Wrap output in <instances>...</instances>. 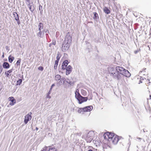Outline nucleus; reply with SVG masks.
I'll list each match as a JSON object with an SVG mask.
<instances>
[{"label":"nucleus","mask_w":151,"mask_h":151,"mask_svg":"<svg viewBox=\"0 0 151 151\" xmlns=\"http://www.w3.org/2000/svg\"><path fill=\"white\" fill-rule=\"evenodd\" d=\"M2 70V68L1 67V66H0V73H1Z\"/></svg>","instance_id":"58836bf2"},{"label":"nucleus","mask_w":151,"mask_h":151,"mask_svg":"<svg viewBox=\"0 0 151 151\" xmlns=\"http://www.w3.org/2000/svg\"><path fill=\"white\" fill-rule=\"evenodd\" d=\"M72 68L70 65H68L66 67L65 70H66V74L67 75H69L72 71Z\"/></svg>","instance_id":"9b49d317"},{"label":"nucleus","mask_w":151,"mask_h":151,"mask_svg":"<svg viewBox=\"0 0 151 151\" xmlns=\"http://www.w3.org/2000/svg\"><path fill=\"white\" fill-rule=\"evenodd\" d=\"M137 139H140V140L141 139V138H139V137H137Z\"/></svg>","instance_id":"09e8293b"},{"label":"nucleus","mask_w":151,"mask_h":151,"mask_svg":"<svg viewBox=\"0 0 151 151\" xmlns=\"http://www.w3.org/2000/svg\"><path fill=\"white\" fill-rule=\"evenodd\" d=\"M7 47H6V48H7Z\"/></svg>","instance_id":"bf43d9fd"},{"label":"nucleus","mask_w":151,"mask_h":151,"mask_svg":"<svg viewBox=\"0 0 151 151\" xmlns=\"http://www.w3.org/2000/svg\"><path fill=\"white\" fill-rule=\"evenodd\" d=\"M110 142H112L114 144H116L119 140L118 137L115 135Z\"/></svg>","instance_id":"9d476101"},{"label":"nucleus","mask_w":151,"mask_h":151,"mask_svg":"<svg viewBox=\"0 0 151 151\" xmlns=\"http://www.w3.org/2000/svg\"><path fill=\"white\" fill-rule=\"evenodd\" d=\"M28 7L29 8L30 11L33 12L35 10V8L33 5H31L30 3H29L28 4H27Z\"/></svg>","instance_id":"4468645a"},{"label":"nucleus","mask_w":151,"mask_h":151,"mask_svg":"<svg viewBox=\"0 0 151 151\" xmlns=\"http://www.w3.org/2000/svg\"><path fill=\"white\" fill-rule=\"evenodd\" d=\"M60 57V54L58 52L57 54V56L56 57L57 60L55 61L59 62Z\"/></svg>","instance_id":"b1692460"},{"label":"nucleus","mask_w":151,"mask_h":151,"mask_svg":"<svg viewBox=\"0 0 151 151\" xmlns=\"http://www.w3.org/2000/svg\"><path fill=\"white\" fill-rule=\"evenodd\" d=\"M41 151H46L45 150H41Z\"/></svg>","instance_id":"603ef678"},{"label":"nucleus","mask_w":151,"mask_h":151,"mask_svg":"<svg viewBox=\"0 0 151 151\" xmlns=\"http://www.w3.org/2000/svg\"><path fill=\"white\" fill-rule=\"evenodd\" d=\"M7 47H6V48H7Z\"/></svg>","instance_id":"13d9d810"},{"label":"nucleus","mask_w":151,"mask_h":151,"mask_svg":"<svg viewBox=\"0 0 151 151\" xmlns=\"http://www.w3.org/2000/svg\"><path fill=\"white\" fill-rule=\"evenodd\" d=\"M75 97L78 100V103L81 104L84 102L87 101L88 99V97H84L82 96L79 93V90L78 89L76 90L75 92Z\"/></svg>","instance_id":"7ed1b4c3"},{"label":"nucleus","mask_w":151,"mask_h":151,"mask_svg":"<svg viewBox=\"0 0 151 151\" xmlns=\"http://www.w3.org/2000/svg\"><path fill=\"white\" fill-rule=\"evenodd\" d=\"M5 75H6V76L7 77H8L9 76V74L8 73H7V71L5 72Z\"/></svg>","instance_id":"e433bc0d"},{"label":"nucleus","mask_w":151,"mask_h":151,"mask_svg":"<svg viewBox=\"0 0 151 151\" xmlns=\"http://www.w3.org/2000/svg\"><path fill=\"white\" fill-rule=\"evenodd\" d=\"M14 59V58L10 55L8 57V60L11 63L12 62Z\"/></svg>","instance_id":"aec40b11"},{"label":"nucleus","mask_w":151,"mask_h":151,"mask_svg":"<svg viewBox=\"0 0 151 151\" xmlns=\"http://www.w3.org/2000/svg\"><path fill=\"white\" fill-rule=\"evenodd\" d=\"M150 34H151V33H150Z\"/></svg>","instance_id":"052dcab7"},{"label":"nucleus","mask_w":151,"mask_h":151,"mask_svg":"<svg viewBox=\"0 0 151 151\" xmlns=\"http://www.w3.org/2000/svg\"><path fill=\"white\" fill-rule=\"evenodd\" d=\"M150 151H151V150H150Z\"/></svg>","instance_id":"e2e57ef3"},{"label":"nucleus","mask_w":151,"mask_h":151,"mask_svg":"<svg viewBox=\"0 0 151 151\" xmlns=\"http://www.w3.org/2000/svg\"><path fill=\"white\" fill-rule=\"evenodd\" d=\"M43 67L42 66H40L38 68V69L39 70H40L41 71H42L43 70Z\"/></svg>","instance_id":"473e14b6"},{"label":"nucleus","mask_w":151,"mask_h":151,"mask_svg":"<svg viewBox=\"0 0 151 151\" xmlns=\"http://www.w3.org/2000/svg\"><path fill=\"white\" fill-rule=\"evenodd\" d=\"M93 109V107L92 106H86L83 108H80L78 110V112L81 113L83 112H88L91 111Z\"/></svg>","instance_id":"423d86ee"},{"label":"nucleus","mask_w":151,"mask_h":151,"mask_svg":"<svg viewBox=\"0 0 151 151\" xmlns=\"http://www.w3.org/2000/svg\"><path fill=\"white\" fill-rule=\"evenodd\" d=\"M47 148V147L46 146H45V147H44V150H45L46 151V149Z\"/></svg>","instance_id":"79ce46f5"},{"label":"nucleus","mask_w":151,"mask_h":151,"mask_svg":"<svg viewBox=\"0 0 151 151\" xmlns=\"http://www.w3.org/2000/svg\"><path fill=\"white\" fill-rule=\"evenodd\" d=\"M42 29H41V28H38V30L39 31H41V30Z\"/></svg>","instance_id":"a18cd8bd"},{"label":"nucleus","mask_w":151,"mask_h":151,"mask_svg":"<svg viewBox=\"0 0 151 151\" xmlns=\"http://www.w3.org/2000/svg\"><path fill=\"white\" fill-rule=\"evenodd\" d=\"M148 47L149 48V49L150 50V47H149V46H148Z\"/></svg>","instance_id":"864d4df0"},{"label":"nucleus","mask_w":151,"mask_h":151,"mask_svg":"<svg viewBox=\"0 0 151 151\" xmlns=\"http://www.w3.org/2000/svg\"><path fill=\"white\" fill-rule=\"evenodd\" d=\"M65 78H61L60 80L59 81V84L61 85L62 84H64L65 83Z\"/></svg>","instance_id":"412c9836"},{"label":"nucleus","mask_w":151,"mask_h":151,"mask_svg":"<svg viewBox=\"0 0 151 151\" xmlns=\"http://www.w3.org/2000/svg\"><path fill=\"white\" fill-rule=\"evenodd\" d=\"M27 1L28 2V3L27 4H28L29 3H30L29 0H27Z\"/></svg>","instance_id":"c03bdc74"},{"label":"nucleus","mask_w":151,"mask_h":151,"mask_svg":"<svg viewBox=\"0 0 151 151\" xmlns=\"http://www.w3.org/2000/svg\"><path fill=\"white\" fill-rule=\"evenodd\" d=\"M65 81L66 82L69 84L68 86L69 87H70L71 86H73L74 84L73 82L72 81L69 80L68 79H67Z\"/></svg>","instance_id":"f3484780"},{"label":"nucleus","mask_w":151,"mask_h":151,"mask_svg":"<svg viewBox=\"0 0 151 151\" xmlns=\"http://www.w3.org/2000/svg\"><path fill=\"white\" fill-rule=\"evenodd\" d=\"M22 79H19L17 82V85H20L22 83Z\"/></svg>","instance_id":"393cba45"},{"label":"nucleus","mask_w":151,"mask_h":151,"mask_svg":"<svg viewBox=\"0 0 151 151\" xmlns=\"http://www.w3.org/2000/svg\"><path fill=\"white\" fill-rule=\"evenodd\" d=\"M52 45V44L51 43L49 45V46L51 47V46Z\"/></svg>","instance_id":"de8ad7c7"},{"label":"nucleus","mask_w":151,"mask_h":151,"mask_svg":"<svg viewBox=\"0 0 151 151\" xmlns=\"http://www.w3.org/2000/svg\"><path fill=\"white\" fill-rule=\"evenodd\" d=\"M137 147L138 148V146H137Z\"/></svg>","instance_id":"4d7b16f0"},{"label":"nucleus","mask_w":151,"mask_h":151,"mask_svg":"<svg viewBox=\"0 0 151 151\" xmlns=\"http://www.w3.org/2000/svg\"><path fill=\"white\" fill-rule=\"evenodd\" d=\"M69 47V44L63 42L62 47V51L63 52H65L68 49Z\"/></svg>","instance_id":"6e6552de"},{"label":"nucleus","mask_w":151,"mask_h":151,"mask_svg":"<svg viewBox=\"0 0 151 151\" xmlns=\"http://www.w3.org/2000/svg\"><path fill=\"white\" fill-rule=\"evenodd\" d=\"M108 70L110 76L113 78L119 80L121 79L120 75L118 73L116 70V69L112 66H109L108 68Z\"/></svg>","instance_id":"f257e3e1"},{"label":"nucleus","mask_w":151,"mask_h":151,"mask_svg":"<svg viewBox=\"0 0 151 151\" xmlns=\"http://www.w3.org/2000/svg\"><path fill=\"white\" fill-rule=\"evenodd\" d=\"M77 134L79 136H81V135L82 133L81 132H80L79 133H77Z\"/></svg>","instance_id":"ea45409f"},{"label":"nucleus","mask_w":151,"mask_h":151,"mask_svg":"<svg viewBox=\"0 0 151 151\" xmlns=\"http://www.w3.org/2000/svg\"><path fill=\"white\" fill-rule=\"evenodd\" d=\"M38 27V28L42 29L43 27V24L42 22H40L39 24Z\"/></svg>","instance_id":"cd10ccee"},{"label":"nucleus","mask_w":151,"mask_h":151,"mask_svg":"<svg viewBox=\"0 0 151 151\" xmlns=\"http://www.w3.org/2000/svg\"><path fill=\"white\" fill-rule=\"evenodd\" d=\"M115 135L114 133L109 132L104 133L103 136V137L105 140L104 142H105L106 141L110 142Z\"/></svg>","instance_id":"39448f33"},{"label":"nucleus","mask_w":151,"mask_h":151,"mask_svg":"<svg viewBox=\"0 0 151 151\" xmlns=\"http://www.w3.org/2000/svg\"><path fill=\"white\" fill-rule=\"evenodd\" d=\"M116 70L119 73L127 77H130L131 74L129 71L122 67L118 66L116 68Z\"/></svg>","instance_id":"f03ea898"},{"label":"nucleus","mask_w":151,"mask_h":151,"mask_svg":"<svg viewBox=\"0 0 151 151\" xmlns=\"http://www.w3.org/2000/svg\"><path fill=\"white\" fill-rule=\"evenodd\" d=\"M54 86H55V84H52L51 86V88L50 89H51H51H52V88Z\"/></svg>","instance_id":"37998d69"},{"label":"nucleus","mask_w":151,"mask_h":151,"mask_svg":"<svg viewBox=\"0 0 151 151\" xmlns=\"http://www.w3.org/2000/svg\"><path fill=\"white\" fill-rule=\"evenodd\" d=\"M137 151H138V150H137Z\"/></svg>","instance_id":"680f3d73"},{"label":"nucleus","mask_w":151,"mask_h":151,"mask_svg":"<svg viewBox=\"0 0 151 151\" xmlns=\"http://www.w3.org/2000/svg\"><path fill=\"white\" fill-rule=\"evenodd\" d=\"M13 15L15 18V20L17 21L18 24H19L20 23V21L19 19V15L16 12H14Z\"/></svg>","instance_id":"f8f14e48"},{"label":"nucleus","mask_w":151,"mask_h":151,"mask_svg":"<svg viewBox=\"0 0 151 151\" xmlns=\"http://www.w3.org/2000/svg\"><path fill=\"white\" fill-rule=\"evenodd\" d=\"M94 135L93 132L90 131L87 134H85L83 136L87 142H90L93 139Z\"/></svg>","instance_id":"20e7f679"},{"label":"nucleus","mask_w":151,"mask_h":151,"mask_svg":"<svg viewBox=\"0 0 151 151\" xmlns=\"http://www.w3.org/2000/svg\"><path fill=\"white\" fill-rule=\"evenodd\" d=\"M44 31L45 33H49V31L48 29H44V30L43 31V34H44Z\"/></svg>","instance_id":"72a5a7b5"},{"label":"nucleus","mask_w":151,"mask_h":151,"mask_svg":"<svg viewBox=\"0 0 151 151\" xmlns=\"http://www.w3.org/2000/svg\"><path fill=\"white\" fill-rule=\"evenodd\" d=\"M47 35H48V34H46V36H47Z\"/></svg>","instance_id":"6e6d98bb"},{"label":"nucleus","mask_w":151,"mask_h":151,"mask_svg":"<svg viewBox=\"0 0 151 151\" xmlns=\"http://www.w3.org/2000/svg\"><path fill=\"white\" fill-rule=\"evenodd\" d=\"M104 12L106 14H108L110 13V11L107 7H105L104 9Z\"/></svg>","instance_id":"6ab92c4d"},{"label":"nucleus","mask_w":151,"mask_h":151,"mask_svg":"<svg viewBox=\"0 0 151 151\" xmlns=\"http://www.w3.org/2000/svg\"><path fill=\"white\" fill-rule=\"evenodd\" d=\"M37 35L41 38L43 37V35H42V31H39L37 34Z\"/></svg>","instance_id":"a878e982"},{"label":"nucleus","mask_w":151,"mask_h":151,"mask_svg":"<svg viewBox=\"0 0 151 151\" xmlns=\"http://www.w3.org/2000/svg\"><path fill=\"white\" fill-rule=\"evenodd\" d=\"M21 62V59H19L17 61L16 63L17 65H20V63Z\"/></svg>","instance_id":"2f4dec72"},{"label":"nucleus","mask_w":151,"mask_h":151,"mask_svg":"<svg viewBox=\"0 0 151 151\" xmlns=\"http://www.w3.org/2000/svg\"><path fill=\"white\" fill-rule=\"evenodd\" d=\"M2 65L3 68L5 69H8L9 68L10 66L9 64L6 62H4Z\"/></svg>","instance_id":"2eb2a0df"},{"label":"nucleus","mask_w":151,"mask_h":151,"mask_svg":"<svg viewBox=\"0 0 151 151\" xmlns=\"http://www.w3.org/2000/svg\"><path fill=\"white\" fill-rule=\"evenodd\" d=\"M139 79H140V80L139 81V82L138 83L139 84H140L141 83H142V81L143 80H144L145 79V78H143L141 76H140L139 77Z\"/></svg>","instance_id":"bb28decb"},{"label":"nucleus","mask_w":151,"mask_h":151,"mask_svg":"<svg viewBox=\"0 0 151 151\" xmlns=\"http://www.w3.org/2000/svg\"><path fill=\"white\" fill-rule=\"evenodd\" d=\"M143 130V132H145V130H144V129Z\"/></svg>","instance_id":"5fc2aeb1"},{"label":"nucleus","mask_w":151,"mask_h":151,"mask_svg":"<svg viewBox=\"0 0 151 151\" xmlns=\"http://www.w3.org/2000/svg\"><path fill=\"white\" fill-rule=\"evenodd\" d=\"M68 60H65L63 62L62 65V68L63 70H65V69L66 68V67H67V66L68 64Z\"/></svg>","instance_id":"ddd939ff"},{"label":"nucleus","mask_w":151,"mask_h":151,"mask_svg":"<svg viewBox=\"0 0 151 151\" xmlns=\"http://www.w3.org/2000/svg\"><path fill=\"white\" fill-rule=\"evenodd\" d=\"M88 148H89L88 150V151H93V150H92L90 148H92V147L90 146Z\"/></svg>","instance_id":"4c0bfd02"},{"label":"nucleus","mask_w":151,"mask_h":151,"mask_svg":"<svg viewBox=\"0 0 151 151\" xmlns=\"http://www.w3.org/2000/svg\"><path fill=\"white\" fill-rule=\"evenodd\" d=\"M9 99H10L9 100H10L11 101V102L10 103V104L11 106L13 105L16 103L15 100L12 97H9Z\"/></svg>","instance_id":"dca6fc26"},{"label":"nucleus","mask_w":151,"mask_h":151,"mask_svg":"<svg viewBox=\"0 0 151 151\" xmlns=\"http://www.w3.org/2000/svg\"><path fill=\"white\" fill-rule=\"evenodd\" d=\"M81 94L83 96H86L87 94V92L86 91L84 90H81Z\"/></svg>","instance_id":"4be33fe9"},{"label":"nucleus","mask_w":151,"mask_h":151,"mask_svg":"<svg viewBox=\"0 0 151 151\" xmlns=\"http://www.w3.org/2000/svg\"><path fill=\"white\" fill-rule=\"evenodd\" d=\"M35 129H36V130H37L38 129V128L37 127H36Z\"/></svg>","instance_id":"3c124183"},{"label":"nucleus","mask_w":151,"mask_h":151,"mask_svg":"<svg viewBox=\"0 0 151 151\" xmlns=\"http://www.w3.org/2000/svg\"><path fill=\"white\" fill-rule=\"evenodd\" d=\"M61 76L59 75H57L55 76V80L56 81L59 80L61 78Z\"/></svg>","instance_id":"5701e85b"},{"label":"nucleus","mask_w":151,"mask_h":151,"mask_svg":"<svg viewBox=\"0 0 151 151\" xmlns=\"http://www.w3.org/2000/svg\"><path fill=\"white\" fill-rule=\"evenodd\" d=\"M52 45H55L56 44V41L55 40H53L52 41V42L51 43Z\"/></svg>","instance_id":"f704fd0d"},{"label":"nucleus","mask_w":151,"mask_h":151,"mask_svg":"<svg viewBox=\"0 0 151 151\" xmlns=\"http://www.w3.org/2000/svg\"><path fill=\"white\" fill-rule=\"evenodd\" d=\"M1 58H4V54H3V55H2V56H1Z\"/></svg>","instance_id":"49530a36"},{"label":"nucleus","mask_w":151,"mask_h":151,"mask_svg":"<svg viewBox=\"0 0 151 151\" xmlns=\"http://www.w3.org/2000/svg\"><path fill=\"white\" fill-rule=\"evenodd\" d=\"M149 99H151V95H150Z\"/></svg>","instance_id":"8fccbe9b"},{"label":"nucleus","mask_w":151,"mask_h":151,"mask_svg":"<svg viewBox=\"0 0 151 151\" xmlns=\"http://www.w3.org/2000/svg\"><path fill=\"white\" fill-rule=\"evenodd\" d=\"M71 42V37L70 35L68 34L66 35L63 42L70 44Z\"/></svg>","instance_id":"1a4fd4ad"},{"label":"nucleus","mask_w":151,"mask_h":151,"mask_svg":"<svg viewBox=\"0 0 151 151\" xmlns=\"http://www.w3.org/2000/svg\"><path fill=\"white\" fill-rule=\"evenodd\" d=\"M51 89H50L48 93L47 94V95L46 96V97L47 98H48L49 99H50L51 98V96L49 95L51 93Z\"/></svg>","instance_id":"c756f323"},{"label":"nucleus","mask_w":151,"mask_h":151,"mask_svg":"<svg viewBox=\"0 0 151 151\" xmlns=\"http://www.w3.org/2000/svg\"><path fill=\"white\" fill-rule=\"evenodd\" d=\"M39 10L40 11V13L42 14V13L43 11L42 6H41V5H40L39 6Z\"/></svg>","instance_id":"7c9ffc66"},{"label":"nucleus","mask_w":151,"mask_h":151,"mask_svg":"<svg viewBox=\"0 0 151 151\" xmlns=\"http://www.w3.org/2000/svg\"><path fill=\"white\" fill-rule=\"evenodd\" d=\"M13 71V69H10L8 71H7V73H8L9 74L11 73Z\"/></svg>","instance_id":"c9c22d12"},{"label":"nucleus","mask_w":151,"mask_h":151,"mask_svg":"<svg viewBox=\"0 0 151 151\" xmlns=\"http://www.w3.org/2000/svg\"><path fill=\"white\" fill-rule=\"evenodd\" d=\"M32 113L31 112H30L28 114L25 116V119L24 120V123L25 124H27L28 122L30 121L32 119V116L31 115Z\"/></svg>","instance_id":"0eeeda50"},{"label":"nucleus","mask_w":151,"mask_h":151,"mask_svg":"<svg viewBox=\"0 0 151 151\" xmlns=\"http://www.w3.org/2000/svg\"><path fill=\"white\" fill-rule=\"evenodd\" d=\"M138 50H136L134 51V53L135 54H136L138 52Z\"/></svg>","instance_id":"a19ab883"},{"label":"nucleus","mask_w":151,"mask_h":151,"mask_svg":"<svg viewBox=\"0 0 151 151\" xmlns=\"http://www.w3.org/2000/svg\"><path fill=\"white\" fill-rule=\"evenodd\" d=\"M93 13L94 15V16L93 17V19L94 20L97 21V20L99 18L98 14L96 12H94Z\"/></svg>","instance_id":"a211bd4d"},{"label":"nucleus","mask_w":151,"mask_h":151,"mask_svg":"<svg viewBox=\"0 0 151 151\" xmlns=\"http://www.w3.org/2000/svg\"><path fill=\"white\" fill-rule=\"evenodd\" d=\"M59 62L55 61V65L54 66V68L55 69H56L57 68V66L58 65V63Z\"/></svg>","instance_id":"c85d7f7f"}]
</instances>
